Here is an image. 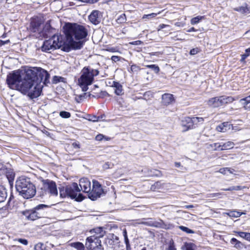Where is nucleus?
Returning <instances> with one entry per match:
<instances>
[{
    "label": "nucleus",
    "mask_w": 250,
    "mask_h": 250,
    "mask_svg": "<svg viewBox=\"0 0 250 250\" xmlns=\"http://www.w3.org/2000/svg\"><path fill=\"white\" fill-rule=\"evenodd\" d=\"M66 42L74 49H81L83 42L78 41L85 38L87 36V31L85 28L76 23H66L63 27Z\"/></svg>",
    "instance_id": "f257e3e1"
},
{
    "label": "nucleus",
    "mask_w": 250,
    "mask_h": 250,
    "mask_svg": "<svg viewBox=\"0 0 250 250\" xmlns=\"http://www.w3.org/2000/svg\"><path fill=\"white\" fill-rule=\"evenodd\" d=\"M26 74V70H24L23 78L17 90L27 95L32 99L36 98L41 95L42 85L36 83L33 79L27 78Z\"/></svg>",
    "instance_id": "f03ea898"
},
{
    "label": "nucleus",
    "mask_w": 250,
    "mask_h": 250,
    "mask_svg": "<svg viewBox=\"0 0 250 250\" xmlns=\"http://www.w3.org/2000/svg\"><path fill=\"white\" fill-rule=\"evenodd\" d=\"M91 235L86 238L85 247L87 250H104L100 240L105 234L102 227H97L90 230Z\"/></svg>",
    "instance_id": "7ed1b4c3"
},
{
    "label": "nucleus",
    "mask_w": 250,
    "mask_h": 250,
    "mask_svg": "<svg viewBox=\"0 0 250 250\" xmlns=\"http://www.w3.org/2000/svg\"><path fill=\"white\" fill-rule=\"evenodd\" d=\"M15 186L20 195L25 199L32 198L36 193L35 186L29 178L19 177L16 181Z\"/></svg>",
    "instance_id": "20e7f679"
},
{
    "label": "nucleus",
    "mask_w": 250,
    "mask_h": 250,
    "mask_svg": "<svg viewBox=\"0 0 250 250\" xmlns=\"http://www.w3.org/2000/svg\"><path fill=\"white\" fill-rule=\"evenodd\" d=\"M82 75L78 79V83L83 91H86L87 86L91 84L94 77L99 75V71L89 67H84L82 70Z\"/></svg>",
    "instance_id": "39448f33"
},
{
    "label": "nucleus",
    "mask_w": 250,
    "mask_h": 250,
    "mask_svg": "<svg viewBox=\"0 0 250 250\" xmlns=\"http://www.w3.org/2000/svg\"><path fill=\"white\" fill-rule=\"evenodd\" d=\"M26 75L27 78L33 79L36 83L42 82L46 84L49 83L50 75L48 72L41 67H32L26 69Z\"/></svg>",
    "instance_id": "423d86ee"
},
{
    "label": "nucleus",
    "mask_w": 250,
    "mask_h": 250,
    "mask_svg": "<svg viewBox=\"0 0 250 250\" xmlns=\"http://www.w3.org/2000/svg\"><path fill=\"white\" fill-rule=\"evenodd\" d=\"M65 44V41L62 36L55 35L51 39L44 42L42 49L43 51L50 53L52 51L62 47L64 48Z\"/></svg>",
    "instance_id": "0eeeda50"
},
{
    "label": "nucleus",
    "mask_w": 250,
    "mask_h": 250,
    "mask_svg": "<svg viewBox=\"0 0 250 250\" xmlns=\"http://www.w3.org/2000/svg\"><path fill=\"white\" fill-rule=\"evenodd\" d=\"M24 70H19L10 73L7 76L6 82L11 89L17 90L23 78Z\"/></svg>",
    "instance_id": "6e6552de"
},
{
    "label": "nucleus",
    "mask_w": 250,
    "mask_h": 250,
    "mask_svg": "<svg viewBox=\"0 0 250 250\" xmlns=\"http://www.w3.org/2000/svg\"><path fill=\"white\" fill-rule=\"evenodd\" d=\"M204 119L202 117H185L181 121V125L183 127V131L186 132L188 130L192 129L195 127V125L199 123H202Z\"/></svg>",
    "instance_id": "1a4fd4ad"
},
{
    "label": "nucleus",
    "mask_w": 250,
    "mask_h": 250,
    "mask_svg": "<svg viewBox=\"0 0 250 250\" xmlns=\"http://www.w3.org/2000/svg\"><path fill=\"white\" fill-rule=\"evenodd\" d=\"M68 196L76 201L81 202L84 199V196L80 193L81 189L77 183H73L71 185L67 186Z\"/></svg>",
    "instance_id": "9d476101"
},
{
    "label": "nucleus",
    "mask_w": 250,
    "mask_h": 250,
    "mask_svg": "<svg viewBox=\"0 0 250 250\" xmlns=\"http://www.w3.org/2000/svg\"><path fill=\"white\" fill-rule=\"evenodd\" d=\"M102 194H104V191L101 185L98 181L93 180V188L88 194V197L94 201L99 198Z\"/></svg>",
    "instance_id": "9b49d317"
},
{
    "label": "nucleus",
    "mask_w": 250,
    "mask_h": 250,
    "mask_svg": "<svg viewBox=\"0 0 250 250\" xmlns=\"http://www.w3.org/2000/svg\"><path fill=\"white\" fill-rule=\"evenodd\" d=\"M143 220H146V221H141L138 223L139 224H143L149 227H153L158 228H162L164 229H167L169 228L167 225L166 224L164 221L160 219L159 221H156L153 220L152 218L145 219Z\"/></svg>",
    "instance_id": "f8f14e48"
},
{
    "label": "nucleus",
    "mask_w": 250,
    "mask_h": 250,
    "mask_svg": "<svg viewBox=\"0 0 250 250\" xmlns=\"http://www.w3.org/2000/svg\"><path fill=\"white\" fill-rule=\"evenodd\" d=\"M44 188H46L52 195L57 196L58 190L55 182L48 179L42 181Z\"/></svg>",
    "instance_id": "ddd939ff"
},
{
    "label": "nucleus",
    "mask_w": 250,
    "mask_h": 250,
    "mask_svg": "<svg viewBox=\"0 0 250 250\" xmlns=\"http://www.w3.org/2000/svg\"><path fill=\"white\" fill-rule=\"evenodd\" d=\"M102 13L98 10H93L88 16L90 21L95 25L99 24L102 20Z\"/></svg>",
    "instance_id": "4468645a"
},
{
    "label": "nucleus",
    "mask_w": 250,
    "mask_h": 250,
    "mask_svg": "<svg viewBox=\"0 0 250 250\" xmlns=\"http://www.w3.org/2000/svg\"><path fill=\"white\" fill-rule=\"evenodd\" d=\"M79 185L81 188V190L86 193H89L91 190V183L85 178H81L79 181Z\"/></svg>",
    "instance_id": "2eb2a0df"
},
{
    "label": "nucleus",
    "mask_w": 250,
    "mask_h": 250,
    "mask_svg": "<svg viewBox=\"0 0 250 250\" xmlns=\"http://www.w3.org/2000/svg\"><path fill=\"white\" fill-rule=\"evenodd\" d=\"M49 206L44 204H40L33 208L39 218L43 217L46 214V209L48 208Z\"/></svg>",
    "instance_id": "dca6fc26"
},
{
    "label": "nucleus",
    "mask_w": 250,
    "mask_h": 250,
    "mask_svg": "<svg viewBox=\"0 0 250 250\" xmlns=\"http://www.w3.org/2000/svg\"><path fill=\"white\" fill-rule=\"evenodd\" d=\"M21 214L27 220L34 221L39 219L38 215L36 214L33 208L30 210H26L21 212Z\"/></svg>",
    "instance_id": "f3484780"
},
{
    "label": "nucleus",
    "mask_w": 250,
    "mask_h": 250,
    "mask_svg": "<svg viewBox=\"0 0 250 250\" xmlns=\"http://www.w3.org/2000/svg\"><path fill=\"white\" fill-rule=\"evenodd\" d=\"M42 21L41 19H35L31 22V29L33 32H41L42 31V28L41 26Z\"/></svg>",
    "instance_id": "a211bd4d"
},
{
    "label": "nucleus",
    "mask_w": 250,
    "mask_h": 250,
    "mask_svg": "<svg viewBox=\"0 0 250 250\" xmlns=\"http://www.w3.org/2000/svg\"><path fill=\"white\" fill-rule=\"evenodd\" d=\"M208 106L212 107H218L222 106L220 96L212 98L207 101Z\"/></svg>",
    "instance_id": "6ab92c4d"
},
{
    "label": "nucleus",
    "mask_w": 250,
    "mask_h": 250,
    "mask_svg": "<svg viewBox=\"0 0 250 250\" xmlns=\"http://www.w3.org/2000/svg\"><path fill=\"white\" fill-rule=\"evenodd\" d=\"M162 104L165 105H167L174 101V98L172 94L166 93L162 95Z\"/></svg>",
    "instance_id": "aec40b11"
},
{
    "label": "nucleus",
    "mask_w": 250,
    "mask_h": 250,
    "mask_svg": "<svg viewBox=\"0 0 250 250\" xmlns=\"http://www.w3.org/2000/svg\"><path fill=\"white\" fill-rule=\"evenodd\" d=\"M240 103L243 106L245 110H250V95L239 101Z\"/></svg>",
    "instance_id": "412c9836"
},
{
    "label": "nucleus",
    "mask_w": 250,
    "mask_h": 250,
    "mask_svg": "<svg viewBox=\"0 0 250 250\" xmlns=\"http://www.w3.org/2000/svg\"><path fill=\"white\" fill-rule=\"evenodd\" d=\"M230 126L231 125L228 122H224L218 125L216 128V130L218 132H225L230 129Z\"/></svg>",
    "instance_id": "4be33fe9"
},
{
    "label": "nucleus",
    "mask_w": 250,
    "mask_h": 250,
    "mask_svg": "<svg viewBox=\"0 0 250 250\" xmlns=\"http://www.w3.org/2000/svg\"><path fill=\"white\" fill-rule=\"evenodd\" d=\"M222 105L232 103L234 101L238 100V98H234L231 96H220Z\"/></svg>",
    "instance_id": "5701e85b"
},
{
    "label": "nucleus",
    "mask_w": 250,
    "mask_h": 250,
    "mask_svg": "<svg viewBox=\"0 0 250 250\" xmlns=\"http://www.w3.org/2000/svg\"><path fill=\"white\" fill-rule=\"evenodd\" d=\"M218 147H220V150H226L232 148L234 147V144L231 141H228L225 143H221V145H218Z\"/></svg>",
    "instance_id": "b1692460"
},
{
    "label": "nucleus",
    "mask_w": 250,
    "mask_h": 250,
    "mask_svg": "<svg viewBox=\"0 0 250 250\" xmlns=\"http://www.w3.org/2000/svg\"><path fill=\"white\" fill-rule=\"evenodd\" d=\"M234 10L236 11L239 12L242 14H248L250 13L249 9L247 6L246 4L240 6L239 7H236L234 8Z\"/></svg>",
    "instance_id": "393cba45"
},
{
    "label": "nucleus",
    "mask_w": 250,
    "mask_h": 250,
    "mask_svg": "<svg viewBox=\"0 0 250 250\" xmlns=\"http://www.w3.org/2000/svg\"><path fill=\"white\" fill-rule=\"evenodd\" d=\"M230 243L233 245L234 247L237 249H241L243 247V244L235 238H232L230 241Z\"/></svg>",
    "instance_id": "a878e982"
},
{
    "label": "nucleus",
    "mask_w": 250,
    "mask_h": 250,
    "mask_svg": "<svg viewBox=\"0 0 250 250\" xmlns=\"http://www.w3.org/2000/svg\"><path fill=\"white\" fill-rule=\"evenodd\" d=\"M67 189V186L59 188L60 196L62 198L65 197H69L68 192Z\"/></svg>",
    "instance_id": "bb28decb"
},
{
    "label": "nucleus",
    "mask_w": 250,
    "mask_h": 250,
    "mask_svg": "<svg viewBox=\"0 0 250 250\" xmlns=\"http://www.w3.org/2000/svg\"><path fill=\"white\" fill-rule=\"evenodd\" d=\"M70 245L77 250H85V247L81 242H77L71 243Z\"/></svg>",
    "instance_id": "cd10ccee"
},
{
    "label": "nucleus",
    "mask_w": 250,
    "mask_h": 250,
    "mask_svg": "<svg viewBox=\"0 0 250 250\" xmlns=\"http://www.w3.org/2000/svg\"><path fill=\"white\" fill-rule=\"evenodd\" d=\"M7 197V193L5 189L0 186V203L4 201Z\"/></svg>",
    "instance_id": "c85d7f7f"
},
{
    "label": "nucleus",
    "mask_w": 250,
    "mask_h": 250,
    "mask_svg": "<svg viewBox=\"0 0 250 250\" xmlns=\"http://www.w3.org/2000/svg\"><path fill=\"white\" fill-rule=\"evenodd\" d=\"M114 86L115 87V93L118 95H121L123 91L122 86L118 83H114Z\"/></svg>",
    "instance_id": "c756f323"
},
{
    "label": "nucleus",
    "mask_w": 250,
    "mask_h": 250,
    "mask_svg": "<svg viewBox=\"0 0 250 250\" xmlns=\"http://www.w3.org/2000/svg\"><path fill=\"white\" fill-rule=\"evenodd\" d=\"M234 171L233 169L229 167H224L220 168L219 172L223 174H227L228 173H232Z\"/></svg>",
    "instance_id": "7c9ffc66"
},
{
    "label": "nucleus",
    "mask_w": 250,
    "mask_h": 250,
    "mask_svg": "<svg viewBox=\"0 0 250 250\" xmlns=\"http://www.w3.org/2000/svg\"><path fill=\"white\" fill-rule=\"evenodd\" d=\"M119 238L116 236L113 235L112 238L108 240V244L110 245H114L119 243Z\"/></svg>",
    "instance_id": "2f4dec72"
},
{
    "label": "nucleus",
    "mask_w": 250,
    "mask_h": 250,
    "mask_svg": "<svg viewBox=\"0 0 250 250\" xmlns=\"http://www.w3.org/2000/svg\"><path fill=\"white\" fill-rule=\"evenodd\" d=\"M226 214L229 215L230 217H238L241 216L242 214V213L235 211V210H232L230 211L229 212L226 213Z\"/></svg>",
    "instance_id": "473e14b6"
},
{
    "label": "nucleus",
    "mask_w": 250,
    "mask_h": 250,
    "mask_svg": "<svg viewBox=\"0 0 250 250\" xmlns=\"http://www.w3.org/2000/svg\"><path fill=\"white\" fill-rule=\"evenodd\" d=\"M203 19H204V17L200 16L193 18L191 20V24L192 25L197 24Z\"/></svg>",
    "instance_id": "72a5a7b5"
},
{
    "label": "nucleus",
    "mask_w": 250,
    "mask_h": 250,
    "mask_svg": "<svg viewBox=\"0 0 250 250\" xmlns=\"http://www.w3.org/2000/svg\"><path fill=\"white\" fill-rule=\"evenodd\" d=\"M34 250H49V249L46 248L43 244L40 243L35 246Z\"/></svg>",
    "instance_id": "f704fd0d"
},
{
    "label": "nucleus",
    "mask_w": 250,
    "mask_h": 250,
    "mask_svg": "<svg viewBox=\"0 0 250 250\" xmlns=\"http://www.w3.org/2000/svg\"><path fill=\"white\" fill-rule=\"evenodd\" d=\"M244 187L239 186L231 187L228 188H224L222 190L224 191L240 190H242Z\"/></svg>",
    "instance_id": "c9c22d12"
},
{
    "label": "nucleus",
    "mask_w": 250,
    "mask_h": 250,
    "mask_svg": "<svg viewBox=\"0 0 250 250\" xmlns=\"http://www.w3.org/2000/svg\"><path fill=\"white\" fill-rule=\"evenodd\" d=\"M146 67L151 69L156 73H158L160 71V69L158 66L155 64L146 65Z\"/></svg>",
    "instance_id": "e433bc0d"
},
{
    "label": "nucleus",
    "mask_w": 250,
    "mask_h": 250,
    "mask_svg": "<svg viewBox=\"0 0 250 250\" xmlns=\"http://www.w3.org/2000/svg\"><path fill=\"white\" fill-rule=\"evenodd\" d=\"M126 21V16L125 14H123L121 15H120V17L117 20V22L120 23H124Z\"/></svg>",
    "instance_id": "4c0bfd02"
},
{
    "label": "nucleus",
    "mask_w": 250,
    "mask_h": 250,
    "mask_svg": "<svg viewBox=\"0 0 250 250\" xmlns=\"http://www.w3.org/2000/svg\"><path fill=\"white\" fill-rule=\"evenodd\" d=\"M166 250H176L173 240H171L169 241Z\"/></svg>",
    "instance_id": "58836bf2"
},
{
    "label": "nucleus",
    "mask_w": 250,
    "mask_h": 250,
    "mask_svg": "<svg viewBox=\"0 0 250 250\" xmlns=\"http://www.w3.org/2000/svg\"><path fill=\"white\" fill-rule=\"evenodd\" d=\"M179 228L181 230L187 232V233H194L193 230L188 229V228H187L186 227L181 226H179Z\"/></svg>",
    "instance_id": "ea45409f"
},
{
    "label": "nucleus",
    "mask_w": 250,
    "mask_h": 250,
    "mask_svg": "<svg viewBox=\"0 0 250 250\" xmlns=\"http://www.w3.org/2000/svg\"><path fill=\"white\" fill-rule=\"evenodd\" d=\"M60 116L63 118H68L70 117L71 114L68 112L62 111L60 112Z\"/></svg>",
    "instance_id": "a19ab883"
},
{
    "label": "nucleus",
    "mask_w": 250,
    "mask_h": 250,
    "mask_svg": "<svg viewBox=\"0 0 250 250\" xmlns=\"http://www.w3.org/2000/svg\"><path fill=\"white\" fill-rule=\"evenodd\" d=\"M161 12H159L157 14V13H151V14H146V15H144L143 17V19H146V18H147V19H152V18H155L157 15V14H159Z\"/></svg>",
    "instance_id": "79ce46f5"
},
{
    "label": "nucleus",
    "mask_w": 250,
    "mask_h": 250,
    "mask_svg": "<svg viewBox=\"0 0 250 250\" xmlns=\"http://www.w3.org/2000/svg\"><path fill=\"white\" fill-rule=\"evenodd\" d=\"M194 244L192 243H185L184 247L186 250H194Z\"/></svg>",
    "instance_id": "37998d69"
},
{
    "label": "nucleus",
    "mask_w": 250,
    "mask_h": 250,
    "mask_svg": "<svg viewBox=\"0 0 250 250\" xmlns=\"http://www.w3.org/2000/svg\"><path fill=\"white\" fill-rule=\"evenodd\" d=\"M100 120V117H97L95 115L89 116V118L88 119V120L89 121H92L93 122H98Z\"/></svg>",
    "instance_id": "c03bdc74"
},
{
    "label": "nucleus",
    "mask_w": 250,
    "mask_h": 250,
    "mask_svg": "<svg viewBox=\"0 0 250 250\" xmlns=\"http://www.w3.org/2000/svg\"><path fill=\"white\" fill-rule=\"evenodd\" d=\"M140 70V67L137 65L133 64L131 66V71L133 72H138Z\"/></svg>",
    "instance_id": "a18cd8bd"
},
{
    "label": "nucleus",
    "mask_w": 250,
    "mask_h": 250,
    "mask_svg": "<svg viewBox=\"0 0 250 250\" xmlns=\"http://www.w3.org/2000/svg\"><path fill=\"white\" fill-rule=\"evenodd\" d=\"M50 28H51V25L50 23V21H47L46 22V23L43 27V30L45 32H46L47 31L49 30Z\"/></svg>",
    "instance_id": "49530a36"
},
{
    "label": "nucleus",
    "mask_w": 250,
    "mask_h": 250,
    "mask_svg": "<svg viewBox=\"0 0 250 250\" xmlns=\"http://www.w3.org/2000/svg\"><path fill=\"white\" fill-rule=\"evenodd\" d=\"M105 138L106 140H108V138H106V137H105L103 134H98L96 136V140L97 141H102L103 138Z\"/></svg>",
    "instance_id": "de8ad7c7"
},
{
    "label": "nucleus",
    "mask_w": 250,
    "mask_h": 250,
    "mask_svg": "<svg viewBox=\"0 0 250 250\" xmlns=\"http://www.w3.org/2000/svg\"><path fill=\"white\" fill-rule=\"evenodd\" d=\"M17 241L19 242L20 243L25 246L27 245L28 244L27 240L25 239L19 238L17 239Z\"/></svg>",
    "instance_id": "09e8293b"
},
{
    "label": "nucleus",
    "mask_w": 250,
    "mask_h": 250,
    "mask_svg": "<svg viewBox=\"0 0 250 250\" xmlns=\"http://www.w3.org/2000/svg\"><path fill=\"white\" fill-rule=\"evenodd\" d=\"M218 145H221V143H214L213 144L210 145V146L212 148H214V150H220V147H218Z\"/></svg>",
    "instance_id": "8fccbe9b"
},
{
    "label": "nucleus",
    "mask_w": 250,
    "mask_h": 250,
    "mask_svg": "<svg viewBox=\"0 0 250 250\" xmlns=\"http://www.w3.org/2000/svg\"><path fill=\"white\" fill-rule=\"evenodd\" d=\"M106 50L110 52H118V49L116 47H107L106 49Z\"/></svg>",
    "instance_id": "3c124183"
},
{
    "label": "nucleus",
    "mask_w": 250,
    "mask_h": 250,
    "mask_svg": "<svg viewBox=\"0 0 250 250\" xmlns=\"http://www.w3.org/2000/svg\"><path fill=\"white\" fill-rule=\"evenodd\" d=\"M125 242L126 245V250H129L130 249V246L129 245V240L127 237L124 238Z\"/></svg>",
    "instance_id": "603ef678"
},
{
    "label": "nucleus",
    "mask_w": 250,
    "mask_h": 250,
    "mask_svg": "<svg viewBox=\"0 0 250 250\" xmlns=\"http://www.w3.org/2000/svg\"><path fill=\"white\" fill-rule=\"evenodd\" d=\"M235 233H237L241 237L246 239V232L242 231H236Z\"/></svg>",
    "instance_id": "864d4df0"
},
{
    "label": "nucleus",
    "mask_w": 250,
    "mask_h": 250,
    "mask_svg": "<svg viewBox=\"0 0 250 250\" xmlns=\"http://www.w3.org/2000/svg\"><path fill=\"white\" fill-rule=\"evenodd\" d=\"M63 78L61 77H58V76H54L53 78V82L54 83H57L58 82H60L61 81V79H62Z\"/></svg>",
    "instance_id": "5fc2aeb1"
},
{
    "label": "nucleus",
    "mask_w": 250,
    "mask_h": 250,
    "mask_svg": "<svg viewBox=\"0 0 250 250\" xmlns=\"http://www.w3.org/2000/svg\"><path fill=\"white\" fill-rule=\"evenodd\" d=\"M111 60L113 62H117L120 60V57L118 56H113L111 57Z\"/></svg>",
    "instance_id": "6e6d98bb"
},
{
    "label": "nucleus",
    "mask_w": 250,
    "mask_h": 250,
    "mask_svg": "<svg viewBox=\"0 0 250 250\" xmlns=\"http://www.w3.org/2000/svg\"><path fill=\"white\" fill-rule=\"evenodd\" d=\"M169 25L165 24H161L159 25V26L157 28V30H158V31H160L161 29H162L166 27H169Z\"/></svg>",
    "instance_id": "4d7b16f0"
},
{
    "label": "nucleus",
    "mask_w": 250,
    "mask_h": 250,
    "mask_svg": "<svg viewBox=\"0 0 250 250\" xmlns=\"http://www.w3.org/2000/svg\"><path fill=\"white\" fill-rule=\"evenodd\" d=\"M10 42V40H8L5 41H3L0 40V47L6 44H7Z\"/></svg>",
    "instance_id": "13d9d810"
},
{
    "label": "nucleus",
    "mask_w": 250,
    "mask_h": 250,
    "mask_svg": "<svg viewBox=\"0 0 250 250\" xmlns=\"http://www.w3.org/2000/svg\"><path fill=\"white\" fill-rule=\"evenodd\" d=\"M142 43H143V42L139 40L133 42L131 43V44H132L133 45H141Z\"/></svg>",
    "instance_id": "bf43d9fd"
},
{
    "label": "nucleus",
    "mask_w": 250,
    "mask_h": 250,
    "mask_svg": "<svg viewBox=\"0 0 250 250\" xmlns=\"http://www.w3.org/2000/svg\"><path fill=\"white\" fill-rule=\"evenodd\" d=\"M249 56V54L248 53V54H243L241 55V62H243V61H244V60Z\"/></svg>",
    "instance_id": "052dcab7"
},
{
    "label": "nucleus",
    "mask_w": 250,
    "mask_h": 250,
    "mask_svg": "<svg viewBox=\"0 0 250 250\" xmlns=\"http://www.w3.org/2000/svg\"><path fill=\"white\" fill-rule=\"evenodd\" d=\"M198 52V50H197V49L196 48H193V49H192L190 51V55H195Z\"/></svg>",
    "instance_id": "680f3d73"
},
{
    "label": "nucleus",
    "mask_w": 250,
    "mask_h": 250,
    "mask_svg": "<svg viewBox=\"0 0 250 250\" xmlns=\"http://www.w3.org/2000/svg\"><path fill=\"white\" fill-rule=\"evenodd\" d=\"M246 240L250 241V233L246 232Z\"/></svg>",
    "instance_id": "e2e57ef3"
},
{
    "label": "nucleus",
    "mask_w": 250,
    "mask_h": 250,
    "mask_svg": "<svg viewBox=\"0 0 250 250\" xmlns=\"http://www.w3.org/2000/svg\"><path fill=\"white\" fill-rule=\"evenodd\" d=\"M72 145L74 148H80V145L76 143H73Z\"/></svg>",
    "instance_id": "0e129e2a"
},
{
    "label": "nucleus",
    "mask_w": 250,
    "mask_h": 250,
    "mask_svg": "<svg viewBox=\"0 0 250 250\" xmlns=\"http://www.w3.org/2000/svg\"><path fill=\"white\" fill-rule=\"evenodd\" d=\"M220 194H221L219 193H213L211 194V197H217L219 196Z\"/></svg>",
    "instance_id": "69168bd1"
},
{
    "label": "nucleus",
    "mask_w": 250,
    "mask_h": 250,
    "mask_svg": "<svg viewBox=\"0 0 250 250\" xmlns=\"http://www.w3.org/2000/svg\"><path fill=\"white\" fill-rule=\"evenodd\" d=\"M123 235H124V238L127 237V232H126V231L125 229L123 231Z\"/></svg>",
    "instance_id": "338daca9"
},
{
    "label": "nucleus",
    "mask_w": 250,
    "mask_h": 250,
    "mask_svg": "<svg viewBox=\"0 0 250 250\" xmlns=\"http://www.w3.org/2000/svg\"><path fill=\"white\" fill-rule=\"evenodd\" d=\"M194 207V206L193 205H187V206H185V208H193Z\"/></svg>",
    "instance_id": "774afa93"
}]
</instances>
